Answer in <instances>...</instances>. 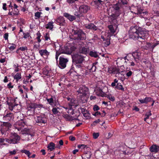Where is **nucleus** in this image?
I'll return each instance as SVG.
<instances>
[{"label":"nucleus","instance_id":"obj_1","mask_svg":"<svg viewBox=\"0 0 159 159\" xmlns=\"http://www.w3.org/2000/svg\"><path fill=\"white\" fill-rule=\"evenodd\" d=\"M148 35V31L137 25L131 26L129 31V38L141 42V47L143 46L144 40Z\"/></svg>","mask_w":159,"mask_h":159},{"label":"nucleus","instance_id":"obj_2","mask_svg":"<svg viewBox=\"0 0 159 159\" xmlns=\"http://www.w3.org/2000/svg\"><path fill=\"white\" fill-rule=\"evenodd\" d=\"M20 139V136L16 133H12L9 139L0 138V148H1L2 146L7 145L4 143L5 140L10 144H15L19 143Z\"/></svg>","mask_w":159,"mask_h":159},{"label":"nucleus","instance_id":"obj_3","mask_svg":"<svg viewBox=\"0 0 159 159\" xmlns=\"http://www.w3.org/2000/svg\"><path fill=\"white\" fill-rule=\"evenodd\" d=\"M88 88L85 86L81 85L80 86L79 90L77 91L78 93V95L80 96V99L82 103H85L87 101V99L88 97L87 95L88 92Z\"/></svg>","mask_w":159,"mask_h":159},{"label":"nucleus","instance_id":"obj_4","mask_svg":"<svg viewBox=\"0 0 159 159\" xmlns=\"http://www.w3.org/2000/svg\"><path fill=\"white\" fill-rule=\"evenodd\" d=\"M73 39L74 40H84L86 39V34L81 30H73L72 31Z\"/></svg>","mask_w":159,"mask_h":159},{"label":"nucleus","instance_id":"obj_5","mask_svg":"<svg viewBox=\"0 0 159 159\" xmlns=\"http://www.w3.org/2000/svg\"><path fill=\"white\" fill-rule=\"evenodd\" d=\"M72 58L76 64H81L84 61V57L80 54H75L72 56Z\"/></svg>","mask_w":159,"mask_h":159},{"label":"nucleus","instance_id":"obj_6","mask_svg":"<svg viewBox=\"0 0 159 159\" xmlns=\"http://www.w3.org/2000/svg\"><path fill=\"white\" fill-rule=\"evenodd\" d=\"M58 66L61 69H63L66 67V64L68 61V59L64 58L63 56L60 57Z\"/></svg>","mask_w":159,"mask_h":159},{"label":"nucleus","instance_id":"obj_7","mask_svg":"<svg viewBox=\"0 0 159 159\" xmlns=\"http://www.w3.org/2000/svg\"><path fill=\"white\" fill-rule=\"evenodd\" d=\"M11 125L8 122H3L1 129V131L2 134H6V132L11 128Z\"/></svg>","mask_w":159,"mask_h":159},{"label":"nucleus","instance_id":"obj_8","mask_svg":"<svg viewBox=\"0 0 159 159\" xmlns=\"http://www.w3.org/2000/svg\"><path fill=\"white\" fill-rule=\"evenodd\" d=\"M25 124V120H21L17 122L15 128L18 131L22 132L24 130V126Z\"/></svg>","mask_w":159,"mask_h":159},{"label":"nucleus","instance_id":"obj_9","mask_svg":"<svg viewBox=\"0 0 159 159\" xmlns=\"http://www.w3.org/2000/svg\"><path fill=\"white\" fill-rule=\"evenodd\" d=\"M108 72L110 74H116L115 76L118 77V75H121L119 68L110 67L108 69Z\"/></svg>","mask_w":159,"mask_h":159},{"label":"nucleus","instance_id":"obj_10","mask_svg":"<svg viewBox=\"0 0 159 159\" xmlns=\"http://www.w3.org/2000/svg\"><path fill=\"white\" fill-rule=\"evenodd\" d=\"M90 9V7L88 5L85 4L82 5L79 7V11L80 14L86 13Z\"/></svg>","mask_w":159,"mask_h":159},{"label":"nucleus","instance_id":"obj_11","mask_svg":"<svg viewBox=\"0 0 159 159\" xmlns=\"http://www.w3.org/2000/svg\"><path fill=\"white\" fill-rule=\"evenodd\" d=\"M132 55L134 58L135 61L137 63H138L141 57V52L138 50L136 51L132 52Z\"/></svg>","mask_w":159,"mask_h":159},{"label":"nucleus","instance_id":"obj_12","mask_svg":"<svg viewBox=\"0 0 159 159\" xmlns=\"http://www.w3.org/2000/svg\"><path fill=\"white\" fill-rule=\"evenodd\" d=\"M35 120L37 123L40 124L43 123L44 124L47 122V118L45 115L37 116Z\"/></svg>","mask_w":159,"mask_h":159},{"label":"nucleus","instance_id":"obj_13","mask_svg":"<svg viewBox=\"0 0 159 159\" xmlns=\"http://www.w3.org/2000/svg\"><path fill=\"white\" fill-rule=\"evenodd\" d=\"M7 104L9 106V108L12 111L14 110V111H16H16L19 110L18 107L19 106L18 104L11 102H8Z\"/></svg>","mask_w":159,"mask_h":159},{"label":"nucleus","instance_id":"obj_14","mask_svg":"<svg viewBox=\"0 0 159 159\" xmlns=\"http://www.w3.org/2000/svg\"><path fill=\"white\" fill-rule=\"evenodd\" d=\"M131 8L133 10H134L135 11L134 12L132 11V12H134V13L136 14H140L142 13L146 14L147 12H143V10L141 9L140 7H134V6H131Z\"/></svg>","mask_w":159,"mask_h":159},{"label":"nucleus","instance_id":"obj_15","mask_svg":"<svg viewBox=\"0 0 159 159\" xmlns=\"http://www.w3.org/2000/svg\"><path fill=\"white\" fill-rule=\"evenodd\" d=\"M56 23L58 25L61 26H64L66 24L65 20L62 16H59L56 20Z\"/></svg>","mask_w":159,"mask_h":159},{"label":"nucleus","instance_id":"obj_16","mask_svg":"<svg viewBox=\"0 0 159 159\" xmlns=\"http://www.w3.org/2000/svg\"><path fill=\"white\" fill-rule=\"evenodd\" d=\"M121 4L120 3H118L114 4L113 7L116 10L115 13H120V14L121 13V11H120V7H121Z\"/></svg>","mask_w":159,"mask_h":159},{"label":"nucleus","instance_id":"obj_17","mask_svg":"<svg viewBox=\"0 0 159 159\" xmlns=\"http://www.w3.org/2000/svg\"><path fill=\"white\" fill-rule=\"evenodd\" d=\"M36 35L37 36V37H36V39H37L38 42L39 43L38 45H34V48H35L36 49H38L39 48L40 46L39 43L41 42V40L40 39V37L41 36V35L40 32L39 31H38V32L37 33Z\"/></svg>","mask_w":159,"mask_h":159},{"label":"nucleus","instance_id":"obj_18","mask_svg":"<svg viewBox=\"0 0 159 159\" xmlns=\"http://www.w3.org/2000/svg\"><path fill=\"white\" fill-rule=\"evenodd\" d=\"M149 150L152 152H157L159 151V146L156 144H153L150 148Z\"/></svg>","mask_w":159,"mask_h":159},{"label":"nucleus","instance_id":"obj_19","mask_svg":"<svg viewBox=\"0 0 159 159\" xmlns=\"http://www.w3.org/2000/svg\"><path fill=\"white\" fill-rule=\"evenodd\" d=\"M13 114L12 113H7L5 116L3 117V120L7 121H10L13 118Z\"/></svg>","mask_w":159,"mask_h":159},{"label":"nucleus","instance_id":"obj_20","mask_svg":"<svg viewBox=\"0 0 159 159\" xmlns=\"http://www.w3.org/2000/svg\"><path fill=\"white\" fill-rule=\"evenodd\" d=\"M139 100L141 103L147 104L149 102L152 101L153 99L150 97H146L144 99H139Z\"/></svg>","mask_w":159,"mask_h":159},{"label":"nucleus","instance_id":"obj_21","mask_svg":"<svg viewBox=\"0 0 159 159\" xmlns=\"http://www.w3.org/2000/svg\"><path fill=\"white\" fill-rule=\"evenodd\" d=\"M85 27L87 29H91L94 31H96L98 29V27L92 23L87 25L85 26Z\"/></svg>","mask_w":159,"mask_h":159},{"label":"nucleus","instance_id":"obj_22","mask_svg":"<svg viewBox=\"0 0 159 159\" xmlns=\"http://www.w3.org/2000/svg\"><path fill=\"white\" fill-rule=\"evenodd\" d=\"M117 26L116 25H114L113 26L112 25H110L108 26V28L110 32L112 34H114L116 31L117 30Z\"/></svg>","mask_w":159,"mask_h":159},{"label":"nucleus","instance_id":"obj_23","mask_svg":"<svg viewBox=\"0 0 159 159\" xmlns=\"http://www.w3.org/2000/svg\"><path fill=\"white\" fill-rule=\"evenodd\" d=\"M89 51V49L88 48L85 47H82L80 48L79 49V52L80 53H82L84 54H86L88 53Z\"/></svg>","mask_w":159,"mask_h":159},{"label":"nucleus","instance_id":"obj_24","mask_svg":"<svg viewBox=\"0 0 159 159\" xmlns=\"http://www.w3.org/2000/svg\"><path fill=\"white\" fill-rule=\"evenodd\" d=\"M62 53L67 54H70L71 50H70V48L67 47H65L62 51Z\"/></svg>","mask_w":159,"mask_h":159},{"label":"nucleus","instance_id":"obj_25","mask_svg":"<svg viewBox=\"0 0 159 159\" xmlns=\"http://www.w3.org/2000/svg\"><path fill=\"white\" fill-rule=\"evenodd\" d=\"M120 13H115V14H112L109 16V18L112 20H115L120 16Z\"/></svg>","mask_w":159,"mask_h":159},{"label":"nucleus","instance_id":"obj_26","mask_svg":"<svg viewBox=\"0 0 159 159\" xmlns=\"http://www.w3.org/2000/svg\"><path fill=\"white\" fill-rule=\"evenodd\" d=\"M39 53L42 56L43 55L48 56L49 55V53L46 49L41 50L39 51Z\"/></svg>","mask_w":159,"mask_h":159},{"label":"nucleus","instance_id":"obj_27","mask_svg":"<svg viewBox=\"0 0 159 159\" xmlns=\"http://www.w3.org/2000/svg\"><path fill=\"white\" fill-rule=\"evenodd\" d=\"M55 144L53 142H50L49 144L48 145L47 148L48 150H50V151H52L55 149Z\"/></svg>","mask_w":159,"mask_h":159},{"label":"nucleus","instance_id":"obj_28","mask_svg":"<svg viewBox=\"0 0 159 159\" xmlns=\"http://www.w3.org/2000/svg\"><path fill=\"white\" fill-rule=\"evenodd\" d=\"M54 22L52 21L49 22L46 25V28L49 29L51 30H52L53 27V24Z\"/></svg>","mask_w":159,"mask_h":159},{"label":"nucleus","instance_id":"obj_29","mask_svg":"<svg viewBox=\"0 0 159 159\" xmlns=\"http://www.w3.org/2000/svg\"><path fill=\"white\" fill-rule=\"evenodd\" d=\"M102 39H103L104 41V46L105 47H107L110 44V39L108 38L105 39L104 37H102Z\"/></svg>","mask_w":159,"mask_h":159},{"label":"nucleus","instance_id":"obj_30","mask_svg":"<svg viewBox=\"0 0 159 159\" xmlns=\"http://www.w3.org/2000/svg\"><path fill=\"white\" fill-rule=\"evenodd\" d=\"M29 104L28 108H30L31 109H34L39 107L38 104L34 102H30Z\"/></svg>","mask_w":159,"mask_h":159},{"label":"nucleus","instance_id":"obj_31","mask_svg":"<svg viewBox=\"0 0 159 159\" xmlns=\"http://www.w3.org/2000/svg\"><path fill=\"white\" fill-rule=\"evenodd\" d=\"M89 55L95 58L99 56L97 52L93 51H90L89 53Z\"/></svg>","mask_w":159,"mask_h":159},{"label":"nucleus","instance_id":"obj_32","mask_svg":"<svg viewBox=\"0 0 159 159\" xmlns=\"http://www.w3.org/2000/svg\"><path fill=\"white\" fill-rule=\"evenodd\" d=\"M96 93L97 95L101 97H104L105 95L104 92L102 91L101 89H99L96 92Z\"/></svg>","mask_w":159,"mask_h":159},{"label":"nucleus","instance_id":"obj_33","mask_svg":"<svg viewBox=\"0 0 159 159\" xmlns=\"http://www.w3.org/2000/svg\"><path fill=\"white\" fill-rule=\"evenodd\" d=\"M63 117L69 121L75 119L74 117L71 116L67 114H64Z\"/></svg>","mask_w":159,"mask_h":159},{"label":"nucleus","instance_id":"obj_34","mask_svg":"<svg viewBox=\"0 0 159 159\" xmlns=\"http://www.w3.org/2000/svg\"><path fill=\"white\" fill-rule=\"evenodd\" d=\"M58 109H59L58 107H53L52 109V111L54 115L59 114L60 112Z\"/></svg>","mask_w":159,"mask_h":159},{"label":"nucleus","instance_id":"obj_35","mask_svg":"<svg viewBox=\"0 0 159 159\" xmlns=\"http://www.w3.org/2000/svg\"><path fill=\"white\" fill-rule=\"evenodd\" d=\"M21 78V74L18 73H17L14 77V79L16 80L17 82Z\"/></svg>","mask_w":159,"mask_h":159},{"label":"nucleus","instance_id":"obj_36","mask_svg":"<svg viewBox=\"0 0 159 159\" xmlns=\"http://www.w3.org/2000/svg\"><path fill=\"white\" fill-rule=\"evenodd\" d=\"M47 100L48 102V103L49 104H50V105L53 107L54 106V105L53 104L54 100L52 97L50 98L47 99Z\"/></svg>","mask_w":159,"mask_h":159},{"label":"nucleus","instance_id":"obj_37","mask_svg":"<svg viewBox=\"0 0 159 159\" xmlns=\"http://www.w3.org/2000/svg\"><path fill=\"white\" fill-rule=\"evenodd\" d=\"M21 152L22 153H23L26 154L29 158H30V156L31 154V153L29 151L23 149L21 150Z\"/></svg>","mask_w":159,"mask_h":159},{"label":"nucleus","instance_id":"obj_38","mask_svg":"<svg viewBox=\"0 0 159 159\" xmlns=\"http://www.w3.org/2000/svg\"><path fill=\"white\" fill-rule=\"evenodd\" d=\"M115 88L117 89L121 90L122 91H124V88L120 83H117Z\"/></svg>","mask_w":159,"mask_h":159},{"label":"nucleus","instance_id":"obj_39","mask_svg":"<svg viewBox=\"0 0 159 159\" xmlns=\"http://www.w3.org/2000/svg\"><path fill=\"white\" fill-rule=\"evenodd\" d=\"M151 115L152 113H151L150 111L147 112L145 115V116L146 117L144 119V120L146 121V120L148 119L149 117Z\"/></svg>","mask_w":159,"mask_h":159},{"label":"nucleus","instance_id":"obj_40","mask_svg":"<svg viewBox=\"0 0 159 159\" xmlns=\"http://www.w3.org/2000/svg\"><path fill=\"white\" fill-rule=\"evenodd\" d=\"M79 0H66V2L69 4H73L75 3L76 2H78Z\"/></svg>","mask_w":159,"mask_h":159},{"label":"nucleus","instance_id":"obj_41","mask_svg":"<svg viewBox=\"0 0 159 159\" xmlns=\"http://www.w3.org/2000/svg\"><path fill=\"white\" fill-rule=\"evenodd\" d=\"M42 14L41 12H37L36 13H35L34 16H35V19H38L40 17V15Z\"/></svg>","mask_w":159,"mask_h":159},{"label":"nucleus","instance_id":"obj_42","mask_svg":"<svg viewBox=\"0 0 159 159\" xmlns=\"http://www.w3.org/2000/svg\"><path fill=\"white\" fill-rule=\"evenodd\" d=\"M11 45L9 47L10 50L11 51L13 50L16 47V45L13 43L11 44Z\"/></svg>","mask_w":159,"mask_h":159},{"label":"nucleus","instance_id":"obj_43","mask_svg":"<svg viewBox=\"0 0 159 159\" xmlns=\"http://www.w3.org/2000/svg\"><path fill=\"white\" fill-rule=\"evenodd\" d=\"M133 73V72H132L131 70H129L128 72L126 71V73L125 74V75L127 76L128 78H129L131 76L132 74Z\"/></svg>","mask_w":159,"mask_h":159},{"label":"nucleus","instance_id":"obj_44","mask_svg":"<svg viewBox=\"0 0 159 159\" xmlns=\"http://www.w3.org/2000/svg\"><path fill=\"white\" fill-rule=\"evenodd\" d=\"M23 35H24L23 38L25 39H27L29 37H31L30 36L29 33L28 32H27L26 33L23 32Z\"/></svg>","mask_w":159,"mask_h":159},{"label":"nucleus","instance_id":"obj_45","mask_svg":"<svg viewBox=\"0 0 159 159\" xmlns=\"http://www.w3.org/2000/svg\"><path fill=\"white\" fill-rule=\"evenodd\" d=\"M118 81V80H117V79H115L114 80V82H113L111 84V86L112 87H116V84L117 83Z\"/></svg>","mask_w":159,"mask_h":159},{"label":"nucleus","instance_id":"obj_46","mask_svg":"<svg viewBox=\"0 0 159 159\" xmlns=\"http://www.w3.org/2000/svg\"><path fill=\"white\" fill-rule=\"evenodd\" d=\"M83 116L85 117H89L90 114V113L88 111H86L83 114Z\"/></svg>","mask_w":159,"mask_h":159},{"label":"nucleus","instance_id":"obj_47","mask_svg":"<svg viewBox=\"0 0 159 159\" xmlns=\"http://www.w3.org/2000/svg\"><path fill=\"white\" fill-rule=\"evenodd\" d=\"M94 2L96 4L99 5H102L103 2V1H101V0H95Z\"/></svg>","mask_w":159,"mask_h":159},{"label":"nucleus","instance_id":"obj_48","mask_svg":"<svg viewBox=\"0 0 159 159\" xmlns=\"http://www.w3.org/2000/svg\"><path fill=\"white\" fill-rule=\"evenodd\" d=\"M106 97L108 98L112 101H113L115 100V98L111 95H107Z\"/></svg>","mask_w":159,"mask_h":159},{"label":"nucleus","instance_id":"obj_49","mask_svg":"<svg viewBox=\"0 0 159 159\" xmlns=\"http://www.w3.org/2000/svg\"><path fill=\"white\" fill-rule=\"evenodd\" d=\"M44 38L45 40H48V39H50V38L49 34L47 33L45 34L44 35Z\"/></svg>","mask_w":159,"mask_h":159},{"label":"nucleus","instance_id":"obj_50","mask_svg":"<svg viewBox=\"0 0 159 159\" xmlns=\"http://www.w3.org/2000/svg\"><path fill=\"white\" fill-rule=\"evenodd\" d=\"M19 49H20V50L22 51H25V50H28V48L27 47H20L19 48Z\"/></svg>","mask_w":159,"mask_h":159},{"label":"nucleus","instance_id":"obj_51","mask_svg":"<svg viewBox=\"0 0 159 159\" xmlns=\"http://www.w3.org/2000/svg\"><path fill=\"white\" fill-rule=\"evenodd\" d=\"M13 12L14 13V14L15 16H17L19 14V11L17 9H14Z\"/></svg>","mask_w":159,"mask_h":159},{"label":"nucleus","instance_id":"obj_52","mask_svg":"<svg viewBox=\"0 0 159 159\" xmlns=\"http://www.w3.org/2000/svg\"><path fill=\"white\" fill-rule=\"evenodd\" d=\"M100 121V120L98 119L94 121L91 124L92 126H95L96 124L98 123Z\"/></svg>","mask_w":159,"mask_h":159},{"label":"nucleus","instance_id":"obj_53","mask_svg":"<svg viewBox=\"0 0 159 159\" xmlns=\"http://www.w3.org/2000/svg\"><path fill=\"white\" fill-rule=\"evenodd\" d=\"M74 15L78 17H80V16H83V15H82V14H80L79 12L77 11H75V12Z\"/></svg>","mask_w":159,"mask_h":159},{"label":"nucleus","instance_id":"obj_54","mask_svg":"<svg viewBox=\"0 0 159 159\" xmlns=\"http://www.w3.org/2000/svg\"><path fill=\"white\" fill-rule=\"evenodd\" d=\"M99 136V134L98 133H94L93 134V138L94 139H96L98 138Z\"/></svg>","mask_w":159,"mask_h":159},{"label":"nucleus","instance_id":"obj_55","mask_svg":"<svg viewBox=\"0 0 159 159\" xmlns=\"http://www.w3.org/2000/svg\"><path fill=\"white\" fill-rule=\"evenodd\" d=\"M75 19L76 18L75 16L72 15H70V19H69V20L70 21H72L74 20H75Z\"/></svg>","mask_w":159,"mask_h":159},{"label":"nucleus","instance_id":"obj_56","mask_svg":"<svg viewBox=\"0 0 159 159\" xmlns=\"http://www.w3.org/2000/svg\"><path fill=\"white\" fill-rule=\"evenodd\" d=\"M93 109L94 111H96L99 110V108L98 106L95 105L93 107Z\"/></svg>","mask_w":159,"mask_h":159},{"label":"nucleus","instance_id":"obj_57","mask_svg":"<svg viewBox=\"0 0 159 159\" xmlns=\"http://www.w3.org/2000/svg\"><path fill=\"white\" fill-rule=\"evenodd\" d=\"M96 67L94 65V64H93L91 68L92 71L93 72H94L96 71Z\"/></svg>","mask_w":159,"mask_h":159},{"label":"nucleus","instance_id":"obj_58","mask_svg":"<svg viewBox=\"0 0 159 159\" xmlns=\"http://www.w3.org/2000/svg\"><path fill=\"white\" fill-rule=\"evenodd\" d=\"M8 33H6L4 36V38L5 40H8Z\"/></svg>","mask_w":159,"mask_h":159},{"label":"nucleus","instance_id":"obj_59","mask_svg":"<svg viewBox=\"0 0 159 159\" xmlns=\"http://www.w3.org/2000/svg\"><path fill=\"white\" fill-rule=\"evenodd\" d=\"M70 140L73 141L75 140V138L73 136H70L69 137Z\"/></svg>","mask_w":159,"mask_h":159},{"label":"nucleus","instance_id":"obj_60","mask_svg":"<svg viewBox=\"0 0 159 159\" xmlns=\"http://www.w3.org/2000/svg\"><path fill=\"white\" fill-rule=\"evenodd\" d=\"M27 113H30L31 114H29V115H32L34 113V110H31L30 109H29L28 111H27Z\"/></svg>","mask_w":159,"mask_h":159},{"label":"nucleus","instance_id":"obj_61","mask_svg":"<svg viewBox=\"0 0 159 159\" xmlns=\"http://www.w3.org/2000/svg\"><path fill=\"white\" fill-rule=\"evenodd\" d=\"M11 84H12L11 82H10L7 84V86L8 88H13V86Z\"/></svg>","mask_w":159,"mask_h":159},{"label":"nucleus","instance_id":"obj_62","mask_svg":"<svg viewBox=\"0 0 159 159\" xmlns=\"http://www.w3.org/2000/svg\"><path fill=\"white\" fill-rule=\"evenodd\" d=\"M121 2L123 5H126L128 4V2L126 0H122Z\"/></svg>","mask_w":159,"mask_h":159},{"label":"nucleus","instance_id":"obj_63","mask_svg":"<svg viewBox=\"0 0 159 159\" xmlns=\"http://www.w3.org/2000/svg\"><path fill=\"white\" fill-rule=\"evenodd\" d=\"M76 64H77L76 65V66L77 68H81L82 67V66L81 64L77 63Z\"/></svg>","mask_w":159,"mask_h":159},{"label":"nucleus","instance_id":"obj_64","mask_svg":"<svg viewBox=\"0 0 159 159\" xmlns=\"http://www.w3.org/2000/svg\"><path fill=\"white\" fill-rule=\"evenodd\" d=\"M16 152L15 150H14L13 151H10L9 153L11 155H15L16 153Z\"/></svg>","mask_w":159,"mask_h":159}]
</instances>
